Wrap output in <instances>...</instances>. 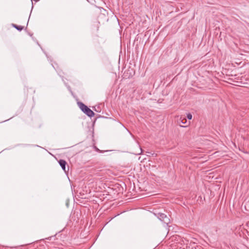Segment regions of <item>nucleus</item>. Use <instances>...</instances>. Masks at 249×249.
I'll return each mask as SVG.
<instances>
[{
    "mask_svg": "<svg viewBox=\"0 0 249 249\" xmlns=\"http://www.w3.org/2000/svg\"><path fill=\"white\" fill-rule=\"evenodd\" d=\"M77 104L80 109L88 117L91 118L94 116L95 114L94 112L83 103L78 102Z\"/></svg>",
    "mask_w": 249,
    "mask_h": 249,
    "instance_id": "f257e3e1",
    "label": "nucleus"
},
{
    "mask_svg": "<svg viewBox=\"0 0 249 249\" xmlns=\"http://www.w3.org/2000/svg\"><path fill=\"white\" fill-rule=\"evenodd\" d=\"M157 217L164 223L168 225L170 222V220L167 215L163 213H159L157 214Z\"/></svg>",
    "mask_w": 249,
    "mask_h": 249,
    "instance_id": "f03ea898",
    "label": "nucleus"
},
{
    "mask_svg": "<svg viewBox=\"0 0 249 249\" xmlns=\"http://www.w3.org/2000/svg\"><path fill=\"white\" fill-rule=\"evenodd\" d=\"M56 67L54 65H53V68L56 70V71L57 72L58 74L61 77H63L64 75H66V73L64 72L56 64H55Z\"/></svg>",
    "mask_w": 249,
    "mask_h": 249,
    "instance_id": "7ed1b4c3",
    "label": "nucleus"
},
{
    "mask_svg": "<svg viewBox=\"0 0 249 249\" xmlns=\"http://www.w3.org/2000/svg\"><path fill=\"white\" fill-rule=\"evenodd\" d=\"M58 163H59L60 166L61 167L63 170L65 172H67V170L66 169V165L67 164V162L65 160L61 159L58 161ZM68 170H69V167L68 168L67 171H68Z\"/></svg>",
    "mask_w": 249,
    "mask_h": 249,
    "instance_id": "20e7f679",
    "label": "nucleus"
},
{
    "mask_svg": "<svg viewBox=\"0 0 249 249\" xmlns=\"http://www.w3.org/2000/svg\"><path fill=\"white\" fill-rule=\"evenodd\" d=\"M12 25L13 27H14L19 31H21L24 28V27L22 26L18 25L15 24H12Z\"/></svg>",
    "mask_w": 249,
    "mask_h": 249,
    "instance_id": "39448f33",
    "label": "nucleus"
},
{
    "mask_svg": "<svg viewBox=\"0 0 249 249\" xmlns=\"http://www.w3.org/2000/svg\"><path fill=\"white\" fill-rule=\"evenodd\" d=\"M180 120L181 121V123L183 124H185L187 122V120L185 118L181 119V118H180Z\"/></svg>",
    "mask_w": 249,
    "mask_h": 249,
    "instance_id": "423d86ee",
    "label": "nucleus"
},
{
    "mask_svg": "<svg viewBox=\"0 0 249 249\" xmlns=\"http://www.w3.org/2000/svg\"><path fill=\"white\" fill-rule=\"evenodd\" d=\"M187 117L189 120H191L192 119V115L191 113H188L187 115Z\"/></svg>",
    "mask_w": 249,
    "mask_h": 249,
    "instance_id": "0eeeda50",
    "label": "nucleus"
},
{
    "mask_svg": "<svg viewBox=\"0 0 249 249\" xmlns=\"http://www.w3.org/2000/svg\"><path fill=\"white\" fill-rule=\"evenodd\" d=\"M95 149L96 151L97 152H100V153H103L104 152H107V151H102V150H99L98 148H97L96 147H95Z\"/></svg>",
    "mask_w": 249,
    "mask_h": 249,
    "instance_id": "6e6552de",
    "label": "nucleus"
},
{
    "mask_svg": "<svg viewBox=\"0 0 249 249\" xmlns=\"http://www.w3.org/2000/svg\"><path fill=\"white\" fill-rule=\"evenodd\" d=\"M94 110L97 112H98V111L97 110V108H95V107H94Z\"/></svg>",
    "mask_w": 249,
    "mask_h": 249,
    "instance_id": "1a4fd4ad",
    "label": "nucleus"
},
{
    "mask_svg": "<svg viewBox=\"0 0 249 249\" xmlns=\"http://www.w3.org/2000/svg\"><path fill=\"white\" fill-rule=\"evenodd\" d=\"M94 110L97 112H98V111L97 110V108H95V107H94Z\"/></svg>",
    "mask_w": 249,
    "mask_h": 249,
    "instance_id": "9d476101",
    "label": "nucleus"
},
{
    "mask_svg": "<svg viewBox=\"0 0 249 249\" xmlns=\"http://www.w3.org/2000/svg\"><path fill=\"white\" fill-rule=\"evenodd\" d=\"M98 29H99V27H98V26H97V30H98Z\"/></svg>",
    "mask_w": 249,
    "mask_h": 249,
    "instance_id": "9b49d317",
    "label": "nucleus"
},
{
    "mask_svg": "<svg viewBox=\"0 0 249 249\" xmlns=\"http://www.w3.org/2000/svg\"><path fill=\"white\" fill-rule=\"evenodd\" d=\"M38 0H36L35 1L36 2V1H38Z\"/></svg>",
    "mask_w": 249,
    "mask_h": 249,
    "instance_id": "f8f14e48",
    "label": "nucleus"
}]
</instances>
